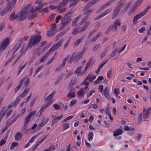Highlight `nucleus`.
<instances>
[{"label":"nucleus","mask_w":151,"mask_h":151,"mask_svg":"<svg viewBox=\"0 0 151 151\" xmlns=\"http://www.w3.org/2000/svg\"><path fill=\"white\" fill-rule=\"evenodd\" d=\"M34 11L31 5H29L25 6L16 15L17 21H21L24 20L27 18V15L30 13V12H32Z\"/></svg>","instance_id":"1"},{"label":"nucleus","mask_w":151,"mask_h":151,"mask_svg":"<svg viewBox=\"0 0 151 151\" xmlns=\"http://www.w3.org/2000/svg\"><path fill=\"white\" fill-rule=\"evenodd\" d=\"M41 39L42 37L40 35H33L30 40L27 48H30L33 45H37L40 42Z\"/></svg>","instance_id":"2"},{"label":"nucleus","mask_w":151,"mask_h":151,"mask_svg":"<svg viewBox=\"0 0 151 151\" xmlns=\"http://www.w3.org/2000/svg\"><path fill=\"white\" fill-rule=\"evenodd\" d=\"M37 3H38V5L36 7L35 9H34L32 7V8L34 10V11L32 12H30L32 14V15H30V16L28 18L29 19L31 20L35 18L37 15V14L35 13V12L39 11L40 9L42 7L43 5L40 3H38L36 1L35 3V4Z\"/></svg>","instance_id":"3"},{"label":"nucleus","mask_w":151,"mask_h":151,"mask_svg":"<svg viewBox=\"0 0 151 151\" xmlns=\"http://www.w3.org/2000/svg\"><path fill=\"white\" fill-rule=\"evenodd\" d=\"M123 5L122 3L119 2L115 7L113 12L112 19L115 18L116 17L117 15L119 12L120 9L122 7Z\"/></svg>","instance_id":"4"},{"label":"nucleus","mask_w":151,"mask_h":151,"mask_svg":"<svg viewBox=\"0 0 151 151\" xmlns=\"http://www.w3.org/2000/svg\"><path fill=\"white\" fill-rule=\"evenodd\" d=\"M89 91L88 86H86L83 88L80 89L76 93L77 96L80 98H83L85 94Z\"/></svg>","instance_id":"5"},{"label":"nucleus","mask_w":151,"mask_h":151,"mask_svg":"<svg viewBox=\"0 0 151 151\" xmlns=\"http://www.w3.org/2000/svg\"><path fill=\"white\" fill-rule=\"evenodd\" d=\"M63 41V39H61L58 42V43L54 44L52 47L49 50L48 52L49 53L52 52L54 51L57 50L62 44Z\"/></svg>","instance_id":"6"},{"label":"nucleus","mask_w":151,"mask_h":151,"mask_svg":"<svg viewBox=\"0 0 151 151\" xmlns=\"http://www.w3.org/2000/svg\"><path fill=\"white\" fill-rule=\"evenodd\" d=\"M77 58V54L75 53H73L71 56L68 63L70 64H71L73 61V63H75L78 61V59Z\"/></svg>","instance_id":"7"},{"label":"nucleus","mask_w":151,"mask_h":151,"mask_svg":"<svg viewBox=\"0 0 151 151\" xmlns=\"http://www.w3.org/2000/svg\"><path fill=\"white\" fill-rule=\"evenodd\" d=\"M120 24V20L119 19H116L114 22L111 28L114 31L116 30L118 28L117 26H119Z\"/></svg>","instance_id":"8"},{"label":"nucleus","mask_w":151,"mask_h":151,"mask_svg":"<svg viewBox=\"0 0 151 151\" xmlns=\"http://www.w3.org/2000/svg\"><path fill=\"white\" fill-rule=\"evenodd\" d=\"M48 120L49 119L47 118H45L43 119L41 122L38 125L37 127V130H39L41 129L42 127L44 126L48 122Z\"/></svg>","instance_id":"9"},{"label":"nucleus","mask_w":151,"mask_h":151,"mask_svg":"<svg viewBox=\"0 0 151 151\" xmlns=\"http://www.w3.org/2000/svg\"><path fill=\"white\" fill-rule=\"evenodd\" d=\"M111 11V10L109 9L106 10V11H104L99 16L96 18H94V20H96L100 19V18L104 17L106 15L108 14Z\"/></svg>","instance_id":"10"},{"label":"nucleus","mask_w":151,"mask_h":151,"mask_svg":"<svg viewBox=\"0 0 151 151\" xmlns=\"http://www.w3.org/2000/svg\"><path fill=\"white\" fill-rule=\"evenodd\" d=\"M55 94V92H52L45 99L44 101H46L47 102V103H49V102H50L51 103V104L52 103V101H51V99L52 97L54 96Z\"/></svg>","instance_id":"11"},{"label":"nucleus","mask_w":151,"mask_h":151,"mask_svg":"<svg viewBox=\"0 0 151 151\" xmlns=\"http://www.w3.org/2000/svg\"><path fill=\"white\" fill-rule=\"evenodd\" d=\"M94 63V61L92 58H91L89 60L88 62L86 64L85 67V70H87L88 68H91Z\"/></svg>","instance_id":"12"},{"label":"nucleus","mask_w":151,"mask_h":151,"mask_svg":"<svg viewBox=\"0 0 151 151\" xmlns=\"http://www.w3.org/2000/svg\"><path fill=\"white\" fill-rule=\"evenodd\" d=\"M85 38V36H82L80 38L77 39L74 43L73 45L75 47H78L79 44L83 41Z\"/></svg>","instance_id":"13"},{"label":"nucleus","mask_w":151,"mask_h":151,"mask_svg":"<svg viewBox=\"0 0 151 151\" xmlns=\"http://www.w3.org/2000/svg\"><path fill=\"white\" fill-rule=\"evenodd\" d=\"M14 3H8L6 7L4 9L6 12L8 13L10 12L11 11L12 9L14 6Z\"/></svg>","instance_id":"14"},{"label":"nucleus","mask_w":151,"mask_h":151,"mask_svg":"<svg viewBox=\"0 0 151 151\" xmlns=\"http://www.w3.org/2000/svg\"><path fill=\"white\" fill-rule=\"evenodd\" d=\"M103 93L104 96L107 99L110 98V93L109 88L108 87H106L103 91Z\"/></svg>","instance_id":"15"},{"label":"nucleus","mask_w":151,"mask_h":151,"mask_svg":"<svg viewBox=\"0 0 151 151\" xmlns=\"http://www.w3.org/2000/svg\"><path fill=\"white\" fill-rule=\"evenodd\" d=\"M63 117V115L62 114L53 119L52 120V122L51 124V126H53L54 124H55L58 122L62 119Z\"/></svg>","instance_id":"16"},{"label":"nucleus","mask_w":151,"mask_h":151,"mask_svg":"<svg viewBox=\"0 0 151 151\" xmlns=\"http://www.w3.org/2000/svg\"><path fill=\"white\" fill-rule=\"evenodd\" d=\"M123 133L122 130L121 129H117L114 131L113 135L114 137H116L122 134Z\"/></svg>","instance_id":"17"},{"label":"nucleus","mask_w":151,"mask_h":151,"mask_svg":"<svg viewBox=\"0 0 151 151\" xmlns=\"http://www.w3.org/2000/svg\"><path fill=\"white\" fill-rule=\"evenodd\" d=\"M151 110V107L148 108L146 111H143V117L145 119H146L148 117L150 114V111Z\"/></svg>","instance_id":"18"},{"label":"nucleus","mask_w":151,"mask_h":151,"mask_svg":"<svg viewBox=\"0 0 151 151\" xmlns=\"http://www.w3.org/2000/svg\"><path fill=\"white\" fill-rule=\"evenodd\" d=\"M22 133L17 132L15 135L14 139L16 141L20 140L22 138Z\"/></svg>","instance_id":"19"},{"label":"nucleus","mask_w":151,"mask_h":151,"mask_svg":"<svg viewBox=\"0 0 151 151\" xmlns=\"http://www.w3.org/2000/svg\"><path fill=\"white\" fill-rule=\"evenodd\" d=\"M51 105V103L49 102V103H46L45 104L43 105L40 110L43 112L45 109L47 107L50 106Z\"/></svg>","instance_id":"20"},{"label":"nucleus","mask_w":151,"mask_h":151,"mask_svg":"<svg viewBox=\"0 0 151 151\" xmlns=\"http://www.w3.org/2000/svg\"><path fill=\"white\" fill-rule=\"evenodd\" d=\"M6 111L5 108H3L2 110L1 111L0 113V122H1L2 118L5 115Z\"/></svg>","instance_id":"21"},{"label":"nucleus","mask_w":151,"mask_h":151,"mask_svg":"<svg viewBox=\"0 0 151 151\" xmlns=\"http://www.w3.org/2000/svg\"><path fill=\"white\" fill-rule=\"evenodd\" d=\"M71 12H68L67 14L65 15L64 17V20L66 21H68L70 22L71 20V18L70 17Z\"/></svg>","instance_id":"22"},{"label":"nucleus","mask_w":151,"mask_h":151,"mask_svg":"<svg viewBox=\"0 0 151 151\" xmlns=\"http://www.w3.org/2000/svg\"><path fill=\"white\" fill-rule=\"evenodd\" d=\"M15 13L14 12H12L9 17V20L11 21H13L15 19H16L17 20V17H16V15L15 16Z\"/></svg>","instance_id":"23"},{"label":"nucleus","mask_w":151,"mask_h":151,"mask_svg":"<svg viewBox=\"0 0 151 151\" xmlns=\"http://www.w3.org/2000/svg\"><path fill=\"white\" fill-rule=\"evenodd\" d=\"M49 53V52L48 51L41 58L40 60V63L43 62L46 59Z\"/></svg>","instance_id":"24"},{"label":"nucleus","mask_w":151,"mask_h":151,"mask_svg":"<svg viewBox=\"0 0 151 151\" xmlns=\"http://www.w3.org/2000/svg\"><path fill=\"white\" fill-rule=\"evenodd\" d=\"M90 24V23L88 22H87L85 23V24L83 25L82 28L81 30L79 31V32H83L85 30L87 27Z\"/></svg>","instance_id":"25"},{"label":"nucleus","mask_w":151,"mask_h":151,"mask_svg":"<svg viewBox=\"0 0 151 151\" xmlns=\"http://www.w3.org/2000/svg\"><path fill=\"white\" fill-rule=\"evenodd\" d=\"M96 78L95 76L88 75L86 78V79H88L90 82H91L92 81Z\"/></svg>","instance_id":"26"},{"label":"nucleus","mask_w":151,"mask_h":151,"mask_svg":"<svg viewBox=\"0 0 151 151\" xmlns=\"http://www.w3.org/2000/svg\"><path fill=\"white\" fill-rule=\"evenodd\" d=\"M29 91V88H27L25 89L22 94L20 95L19 97L22 98H24L25 96L26 95Z\"/></svg>","instance_id":"27"},{"label":"nucleus","mask_w":151,"mask_h":151,"mask_svg":"<svg viewBox=\"0 0 151 151\" xmlns=\"http://www.w3.org/2000/svg\"><path fill=\"white\" fill-rule=\"evenodd\" d=\"M94 136L93 133L92 132H89L88 135V139L89 141H91Z\"/></svg>","instance_id":"28"},{"label":"nucleus","mask_w":151,"mask_h":151,"mask_svg":"<svg viewBox=\"0 0 151 151\" xmlns=\"http://www.w3.org/2000/svg\"><path fill=\"white\" fill-rule=\"evenodd\" d=\"M18 144V143L16 142H12L10 146L11 150H13L15 148L17 147Z\"/></svg>","instance_id":"29"},{"label":"nucleus","mask_w":151,"mask_h":151,"mask_svg":"<svg viewBox=\"0 0 151 151\" xmlns=\"http://www.w3.org/2000/svg\"><path fill=\"white\" fill-rule=\"evenodd\" d=\"M79 0H70V6L72 7L75 5L79 1Z\"/></svg>","instance_id":"30"},{"label":"nucleus","mask_w":151,"mask_h":151,"mask_svg":"<svg viewBox=\"0 0 151 151\" xmlns=\"http://www.w3.org/2000/svg\"><path fill=\"white\" fill-rule=\"evenodd\" d=\"M69 1V0H63L60 4L58 8L60 9L62 7L66 5Z\"/></svg>","instance_id":"31"},{"label":"nucleus","mask_w":151,"mask_h":151,"mask_svg":"<svg viewBox=\"0 0 151 151\" xmlns=\"http://www.w3.org/2000/svg\"><path fill=\"white\" fill-rule=\"evenodd\" d=\"M63 130H65L70 127V124L69 123H65L63 124Z\"/></svg>","instance_id":"32"},{"label":"nucleus","mask_w":151,"mask_h":151,"mask_svg":"<svg viewBox=\"0 0 151 151\" xmlns=\"http://www.w3.org/2000/svg\"><path fill=\"white\" fill-rule=\"evenodd\" d=\"M104 79V77L103 76H100L98 77L97 79L94 82V84H97L99 83V81H100L103 80Z\"/></svg>","instance_id":"33"},{"label":"nucleus","mask_w":151,"mask_h":151,"mask_svg":"<svg viewBox=\"0 0 151 151\" xmlns=\"http://www.w3.org/2000/svg\"><path fill=\"white\" fill-rule=\"evenodd\" d=\"M92 6V4H91V3L89 2L84 7L83 9V11H86L87 10L90 6Z\"/></svg>","instance_id":"34"},{"label":"nucleus","mask_w":151,"mask_h":151,"mask_svg":"<svg viewBox=\"0 0 151 151\" xmlns=\"http://www.w3.org/2000/svg\"><path fill=\"white\" fill-rule=\"evenodd\" d=\"M77 83V81L75 79H72L69 84V86H72Z\"/></svg>","instance_id":"35"},{"label":"nucleus","mask_w":151,"mask_h":151,"mask_svg":"<svg viewBox=\"0 0 151 151\" xmlns=\"http://www.w3.org/2000/svg\"><path fill=\"white\" fill-rule=\"evenodd\" d=\"M143 0H138L136 1L135 3L134 7H136V9H137V7L142 2Z\"/></svg>","instance_id":"36"},{"label":"nucleus","mask_w":151,"mask_h":151,"mask_svg":"<svg viewBox=\"0 0 151 151\" xmlns=\"http://www.w3.org/2000/svg\"><path fill=\"white\" fill-rule=\"evenodd\" d=\"M27 63L28 62L27 61L22 67L19 68L18 72L17 73V75H18L22 71V69L25 68V67L27 65Z\"/></svg>","instance_id":"37"},{"label":"nucleus","mask_w":151,"mask_h":151,"mask_svg":"<svg viewBox=\"0 0 151 151\" xmlns=\"http://www.w3.org/2000/svg\"><path fill=\"white\" fill-rule=\"evenodd\" d=\"M66 71L68 72L66 75L65 77V79H67L69 77L72 75L73 74V72L72 71H68V70H67Z\"/></svg>","instance_id":"38"},{"label":"nucleus","mask_w":151,"mask_h":151,"mask_svg":"<svg viewBox=\"0 0 151 151\" xmlns=\"http://www.w3.org/2000/svg\"><path fill=\"white\" fill-rule=\"evenodd\" d=\"M55 149V147L53 145H52L47 148L44 150L43 151H53Z\"/></svg>","instance_id":"39"},{"label":"nucleus","mask_w":151,"mask_h":151,"mask_svg":"<svg viewBox=\"0 0 151 151\" xmlns=\"http://www.w3.org/2000/svg\"><path fill=\"white\" fill-rule=\"evenodd\" d=\"M67 96L69 98H74L75 96V92H69Z\"/></svg>","instance_id":"40"},{"label":"nucleus","mask_w":151,"mask_h":151,"mask_svg":"<svg viewBox=\"0 0 151 151\" xmlns=\"http://www.w3.org/2000/svg\"><path fill=\"white\" fill-rule=\"evenodd\" d=\"M41 48L39 47V48L37 49L34 51V55H37V56H39L40 54V51Z\"/></svg>","instance_id":"41"},{"label":"nucleus","mask_w":151,"mask_h":151,"mask_svg":"<svg viewBox=\"0 0 151 151\" xmlns=\"http://www.w3.org/2000/svg\"><path fill=\"white\" fill-rule=\"evenodd\" d=\"M63 78V76L61 75L59 77L58 79L55 81V84L56 85L60 83V82L62 80Z\"/></svg>","instance_id":"42"},{"label":"nucleus","mask_w":151,"mask_h":151,"mask_svg":"<svg viewBox=\"0 0 151 151\" xmlns=\"http://www.w3.org/2000/svg\"><path fill=\"white\" fill-rule=\"evenodd\" d=\"M55 32L54 31L50 30L49 31H48L47 35L48 36L50 37L55 35Z\"/></svg>","instance_id":"43"},{"label":"nucleus","mask_w":151,"mask_h":151,"mask_svg":"<svg viewBox=\"0 0 151 151\" xmlns=\"http://www.w3.org/2000/svg\"><path fill=\"white\" fill-rule=\"evenodd\" d=\"M124 129L125 131H132L134 129L132 127H129L127 126H125L124 127Z\"/></svg>","instance_id":"44"},{"label":"nucleus","mask_w":151,"mask_h":151,"mask_svg":"<svg viewBox=\"0 0 151 151\" xmlns=\"http://www.w3.org/2000/svg\"><path fill=\"white\" fill-rule=\"evenodd\" d=\"M145 14V12H141L140 14L137 15L135 16L138 19L141 18L143 16H144Z\"/></svg>","instance_id":"45"},{"label":"nucleus","mask_w":151,"mask_h":151,"mask_svg":"<svg viewBox=\"0 0 151 151\" xmlns=\"http://www.w3.org/2000/svg\"><path fill=\"white\" fill-rule=\"evenodd\" d=\"M36 113V111H33L30 113L29 114H28L27 115V116L29 118H30L32 116H35Z\"/></svg>","instance_id":"46"},{"label":"nucleus","mask_w":151,"mask_h":151,"mask_svg":"<svg viewBox=\"0 0 151 151\" xmlns=\"http://www.w3.org/2000/svg\"><path fill=\"white\" fill-rule=\"evenodd\" d=\"M20 101V99L19 97L17 98L13 104V106H14V107L15 108L17 105L18 104Z\"/></svg>","instance_id":"47"},{"label":"nucleus","mask_w":151,"mask_h":151,"mask_svg":"<svg viewBox=\"0 0 151 151\" xmlns=\"http://www.w3.org/2000/svg\"><path fill=\"white\" fill-rule=\"evenodd\" d=\"M113 71V69L112 68H110L109 70L107 72V77L109 78L111 76L112 72Z\"/></svg>","instance_id":"48"},{"label":"nucleus","mask_w":151,"mask_h":151,"mask_svg":"<svg viewBox=\"0 0 151 151\" xmlns=\"http://www.w3.org/2000/svg\"><path fill=\"white\" fill-rule=\"evenodd\" d=\"M69 57V55H68L67 57L65 58L63 60L62 62V63L61 66H62V67H64L65 65L66 62L68 58Z\"/></svg>","instance_id":"49"},{"label":"nucleus","mask_w":151,"mask_h":151,"mask_svg":"<svg viewBox=\"0 0 151 151\" xmlns=\"http://www.w3.org/2000/svg\"><path fill=\"white\" fill-rule=\"evenodd\" d=\"M30 81V78H28L27 80L24 82V87L26 88L28 85Z\"/></svg>","instance_id":"50"},{"label":"nucleus","mask_w":151,"mask_h":151,"mask_svg":"<svg viewBox=\"0 0 151 151\" xmlns=\"http://www.w3.org/2000/svg\"><path fill=\"white\" fill-rule=\"evenodd\" d=\"M88 17L86 16L82 20V21L80 23V25H82L84 22H85L88 19Z\"/></svg>","instance_id":"51"},{"label":"nucleus","mask_w":151,"mask_h":151,"mask_svg":"<svg viewBox=\"0 0 151 151\" xmlns=\"http://www.w3.org/2000/svg\"><path fill=\"white\" fill-rule=\"evenodd\" d=\"M55 58L54 56L52 57L47 63L46 65H48L51 64L55 60Z\"/></svg>","instance_id":"52"},{"label":"nucleus","mask_w":151,"mask_h":151,"mask_svg":"<svg viewBox=\"0 0 151 151\" xmlns=\"http://www.w3.org/2000/svg\"><path fill=\"white\" fill-rule=\"evenodd\" d=\"M77 102V101L76 99H73L72 100L69 104V106L70 107H71L73 105H74Z\"/></svg>","instance_id":"53"},{"label":"nucleus","mask_w":151,"mask_h":151,"mask_svg":"<svg viewBox=\"0 0 151 151\" xmlns=\"http://www.w3.org/2000/svg\"><path fill=\"white\" fill-rule=\"evenodd\" d=\"M93 10H88L87 11H86L84 12L83 14H86V16H87L88 17L90 15V14L92 13L93 12Z\"/></svg>","instance_id":"54"},{"label":"nucleus","mask_w":151,"mask_h":151,"mask_svg":"<svg viewBox=\"0 0 151 151\" xmlns=\"http://www.w3.org/2000/svg\"><path fill=\"white\" fill-rule=\"evenodd\" d=\"M53 106L54 109L57 110H58L60 109L61 107V106H60L59 105H58L57 104H54Z\"/></svg>","instance_id":"55"},{"label":"nucleus","mask_w":151,"mask_h":151,"mask_svg":"<svg viewBox=\"0 0 151 151\" xmlns=\"http://www.w3.org/2000/svg\"><path fill=\"white\" fill-rule=\"evenodd\" d=\"M82 68V66H80L78 68H77L76 70L74 71V73L75 74H77L80 71L81 69Z\"/></svg>","instance_id":"56"},{"label":"nucleus","mask_w":151,"mask_h":151,"mask_svg":"<svg viewBox=\"0 0 151 151\" xmlns=\"http://www.w3.org/2000/svg\"><path fill=\"white\" fill-rule=\"evenodd\" d=\"M30 118L27 116L25 118L24 123V126L29 122Z\"/></svg>","instance_id":"57"},{"label":"nucleus","mask_w":151,"mask_h":151,"mask_svg":"<svg viewBox=\"0 0 151 151\" xmlns=\"http://www.w3.org/2000/svg\"><path fill=\"white\" fill-rule=\"evenodd\" d=\"M70 42V39H68V40L64 44L63 46V49H65L69 45V43Z\"/></svg>","instance_id":"58"},{"label":"nucleus","mask_w":151,"mask_h":151,"mask_svg":"<svg viewBox=\"0 0 151 151\" xmlns=\"http://www.w3.org/2000/svg\"><path fill=\"white\" fill-rule=\"evenodd\" d=\"M114 92L115 96H117L119 93V89L118 88H114Z\"/></svg>","instance_id":"59"},{"label":"nucleus","mask_w":151,"mask_h":151,"mask_svg":"<svg viewBox=\"0 0 151 151\" xmlns=\"http://www.w3.org/2000/svg\"><path fill=\"white\" fill-rule=\"evenodd\" d=\"M73 117V116H69L67 117L66 118H65V119H63V121H62V122H65L67 121L70 119H72Z\"/></svg>","instance_id":"60"},{"label":"nucleus","mask_w":151,"mask_h":151,"mask_svg":"<svg viewBox=\"0 0 151 151\" xmlns=\"http://www.w3.org/2000/svg\"><path fill=\"white\" fill-rule=\"evenodd\" d=\"M44 68V67L42 65H41L38 67L35 70L36 73H37L39 72L42 69Z\"/></svg>","instance_id":"61"},{"label":"nucleus","mask_w":151,"mask_h":151,"mask_svg":"<svg viewBox=\"0 0 151 151\" xmlns=\"http://www.w3.org/2000/svg\"><path fill=\"white\" fill-rule=\"evenodd\" d=\"M98 38V37L95 36L91 39L90 42L91 43H93L96 41Z\"/></svg>","instance_id":"62"},{"label":"nucleus","mask_w":151,"mask_h":151,"mask_svg":"<svg viewBox=\"0 0 151 151\" xmlns=\"http://www.w3.org/2000/svg\"><path fill=\"white\" fill-rule=\"evenodd\" d=\"M22 85L19 84L14 89L15 93L17 92L20 89Z\"/></svg>","instance_id":"63"},{"label":"nucleus","mask_w":151,"mask_h":151,"mask_svg":"<svg viewBox=\"0 0 151 151\" xmlns=\"http://www.w3.org/2000/svg\"><path fill=\"white\" fill-rule=\"evenodd\" d=\"M79 31H78V30L77 29H75L72 32V34L73 35H75L78 34L79 33Z\"/></svg>","instance_id":"64"}]
</instances>
